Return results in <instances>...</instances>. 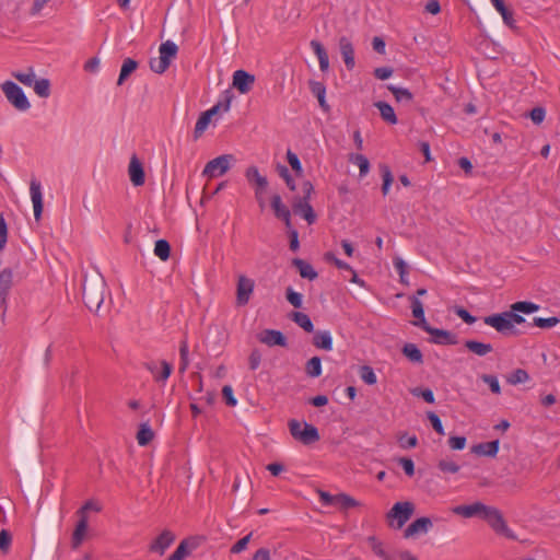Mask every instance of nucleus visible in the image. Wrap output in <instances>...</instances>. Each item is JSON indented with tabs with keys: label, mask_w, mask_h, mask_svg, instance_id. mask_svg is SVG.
<instances>
[{
	"label": "nucleus",
	"mask_w": 560,
	"mask_h": 560,
	"mask_svg": "<svg viewBox=\"0 0 560 560\" xmlns=\"http://www.w3.org/2000/svg\"><path fill=\"white\" fill-rule=\"evenodd\" d=\"M106 282L98 271L85 275L82 284V300L84 305L94 313H97L104 302Z\"/></svg>",
	"instance_id": "1"
},
{
	"label": "nucleus",
	"mask_w": 560,
	"mask_h": 560,
	"mask_svg": "<svg viewBox=\"0 0 560 560\" xmlns=\"http://www.w3.org/2000/svg\"><path fill=\"white\" fill-rule=\"evenodd\" d=\"M159 52V57L150 58L149 66L153 72L162 74L170 68L172 60L176 58L178 46L172 40H166L160 45Z\"/></svg>",
	"instance_id": "2"
},
{
	"label": "nucleus",
	"mask_w": 560,
	"mask_h": 560,
	"mask_svg": "<svg viewBox=\"0 0 560 560\" xmlns=\"http://www.w3.org/2000/svg\"><path fill=\"white\" fill-rule=\"evenodd\" d=\"M288 427L292 438L304 445H311L320 439L317 428L307 422L291 419L288 422Z\"/></svg>",
	"instance_id": "3"
},
{
	"label": "nucleus",
	"mask_w": 560,
	"mask_h": 560,
	"mask_svg": "<svg viewBox=\"0 0 560 560\" xmlns=\"http://www.w3.org/2000/svg\"><path fill=\"white\" fill-rule=\"evenodd\" d=\"M1 90L5 95L8 102L20 112H26L31 108V103L23 92L22 88L13 81H4L1 84Z\"/></svg>",
	"instance_id": "4"
},
{
	"label": "nucleus",
	"mask_w": 560,
	"mask_h": 560,
	"mask_svg": "<svg viewBox=\"0 0 560 560\" xmlns=\"http://www.w3.org/2000/svg\"><path fill=\"white\" fill-rule=\"evenodd\" d=\"M482 518L491 526V528L499 535H503L509 539H516V536L508 527L503 514L500 510L493 506L486 508L482 514Z\"/></svg>",
	"instance_id": "5"
},
{
	"label": "nucleus",
	"mask_w": 560,
	"mask_h": 560,
	"mask_svg": "<svg viewBox=\"0 0 560 560\" xmlns=\"http://www.w3.org/2000/svg\"><path fill=\"white\" fill-rule=\"evenodd\" d=\"M233 160L232 154L220 155L206 164L202 174L208 177L221 176L230 170Z\"/></svg>",
	"instance_id": "6"
},
{
	"label": "nucleus",
	"mask_w": 560,
	"mask_h": 560,
	"mask_svg": "<svg viewBox=\"0 0 560 560\" xmlns=\"http://www.w3.org/2000/svg\"><path fill=\"white\" fill-rule=\"evenodd\" d=\"M508 312L486 316L483 322L502 335H516L517 330L510 324Z\"/></svg>",
	"instance_id": "7"
},
{
	"label": "nucleus",
	"mask_w": 560,
	"mask_h": 560,
	"mask_svg": "<svg viewBox=\"0 0 560 560\" xmlns=\"http://www.w3.org/2000/svg\"><path fill=\"white\" fill-rule=\"evenodd\" d=\"M415 512V505L412 502H397L387 513V518L397 520V528H401L405 523L411 517Z\"/></svg>",
	"instance_id": "8"
},
{
	"label": "nucleus",
	"mask_w": 560,
	"mask_h": 560,
	"mask_svg": "<svg viewBox=\"0 0 560 560\" xmlns=\"http://www.w3.org/2000/svg\"><path fill=\"white\" fill-rule=\"evenodd\" d=\"M431 336L430 342L435 345L453 346L458 343L457 336L450 330L440 329L428 325L423 329Z\"/></svg>",
	"instance_id": "9"
},
{
	"label": "nucleus",
	"mask_w": 560,
	"mask_h": 560,
	"mask_svg": "<svg viewBox=\"0 0 560 560\" xmlns=\"http://www.w3.org/2000/svg\"><path fill=\"white\" fill-rule=\"evenodd\" d=\"M254 287L255 282L253 279L244 275L238 277L236 285V304L238 306H245L249 302Z\"/></svg>",
	"instance_id": "10"
},
{
	"label": "nucleus",
	"mask_w": 560,
	"mask_h": 560,
	"mask_svg": "<svg viewBox=\"0 0 560 560\" xmlns=\"http://www.w3.org/2000/svg\"><path fill=\"white\" fill-rule=\"evenodd\" d=\"M175 534L170 529H164L153 539L149 546V551L163 556L167 548L175 541Z\"/></svg>",
	"instance_id": "11"
},
{
	"label": "nucleus",
	"mask_w": 560,
	"mask_h": 560,
	"mask_svg": "<svg viewBox=\"0 0 560 560\" xmlns=\"http://www.w3.org/2000/svg\"><path fill=\"white\" fill-rule=\"evenodd\" d=\"M255 83V75L245 71L236 70L233 73V88L236 89L241 94H247L252 91Z\"/></svg>",
	"instance_id": "12"
},
{
	"label": "nucleus",
	"mask_w": 560,
	"mask_h": 560,
	"mask_svg": "<svg viewBox=\"0 0 560 560\" xmlns=\"http://www.w3.org/2000/svg\"><path fill=\"white\" fill-rule=\"evenodd\" d=\"M257 338L261 343H265L268 347L279 346L284 348L288 346L287 337L280 330L265 329L257 336Z\"/></svg>",
	"instance_id": "13"
},
{
	"label": "nucleus",
	"mask_w": 560,
	"mask_h": 560,
	"mask_svg": "<svg viewBox=\"0 0 560 560\" xmlns=\"http://www.w3.org/2000/svg\"><path fill=\"white\" fill-rule=\"evenodd\" d=\"M128 174L130 177V182L133 186H142L145 182V174L144 168L140 160L136 154H132L129 166H128Z\"/></svg>",
	"instance_id": "14"
},
{
	"label": "nucleus",
	"mask_w": 560,
	"mask_h": 560,
	"mask_svg": "<svg viewBox=\"0 0 560 560\" xmlns=\"http://www.w3.org/2000/svg\"><path fill=\"white\" fill-rule=\"evenodd\" d=\"M144 368L152 374L155 382H165L172 371L173 366L167 361H161V370L158 368V363L154 361H149L144 363Z\"/></svg>",
	"instance_id": "15"
},
{
	"label": "nucleus",
	"mask_w": 560,
	"mask_h": 560,
	"mask_svg": "<svg viewBox=\"0 0 560 560\" xmlns=\"http://www.w3.org/2000/svg\"><path fill=\"white\" fill-rule=\"evenodd\" d=\"M292 209L295 214H300L301 217H303L308 224H313L317 219L316 213L314 212V209L311 206L310 201L294 198L292 202Z\"/></svg>",
	"instance_id": "16"
},
{
	"label": "nucleus",
	"mask_w": 560,
	"mask_h": 560,
	"mask_svg": "<svg viewBox=\"0 0 560 560\" xmlns=\"http://www.w3.org/2000/svg\"><path fill=\"white\" fill-rule=\"evenodd\" d=\"M31 197L34 207V217L36 221H39L43 213V195L40 190V183L36 179L31 180L30 184Z\"/></svg>",
	"instance_id": "17"
},
{
	"label": "nucleus",
	"mask_w": 560,
	"mask_h": 560,
	"mask_svg": "<svg viewBox=\"0 0 560 560\" xmlns=\"http://www.w3.org/2000/svg\"><path fill=\"white\" fill-rule=\"evenodd\" d=\"M433 524L431 518L423 516L415 520L408 527L405 529V537H411L417 534H425L432 528Z\"/></svg>",
	"instance_id": "18"
},
{
	"label": "nucleus",
	"mask_w": 560,
	"mask_h": 560,
	"mask_svg": "<svg viewBox=\"0 0 560 560\" xmlns=\"http://www.w3.org/2000/svg\"><path fill=\"white\" fill-rule=\"evenodd\" d=\"M339 48L347 69L352 70L355 66L354 48L352 43L348 37L342 36L339 39Z\"/></svg>",
	"instance_id": "19"
},
{
	"label": "nucleus",
	"mask_w": 560,
	"mask_h": 560,
	"mask_svg": "<svg viewBox=\"0 0 560 560\" xmlns=\"http://www.w3.org/2000/svg\"><path fill=\"white\" fill-rule=\"evenodd\" d=\"M89 527L88 516L79 517L71 538V547L78 549L83 542Z\"/></svg>",
	"instance_id": "20"
},
{
	"label": "nucleus",
	"mask_w": 560,
	"mask_h": 560,
	"mask_svg": "<svg viewBox=\"0 0 560 560\" xmlns=\"http://www.w3.org/2000/svg\"><path fill=\"white\" fill-rule=\"evenodd\" d=\"M487 505L481 502H475L470 505H457L453 509V512L463 517H474L476 515H480L482 517L483 512L486 511Z\"/></svg>",
	"instance_id": "21"
},
{
	"label": "nucleus",
	"mask_w": 560,
	"mask_h": 560,
	"mask_svg": "<svg viewBox=\"0 0 560 560\" xmlns=\"http://www.w3.org/2000/svg\"><path fill=\"white\" fill-rule=\"evenodd\" d=\"M500 442L494 440L491 442H483L476 444L471 447V453L478 456L495 457L499 452Z\"/></svg>",
	"instance_id": "22"
},
{
	"label": "nucleus",
	"mask_w": 560,
	"mask_h": 560,
	"mask_svg": "<svg viewBox=\"0 0 560 560\" xmlns=\"http://www.w3.org/2000/svg\"><path fill=\"white\" fill-rule=\"evenodd\" d=\"M410 301H411L412 316L416 318V320L413 322V325L417 327H420L423 330L424 327L430 325L427 322L425 316H424L423 304L417 296L410 298Z\"/></svg>",
	"instance_id": "23"
},
{
	"label": "nucleus",
	"mask_w": 560,
	"mask_h": 560,
	"mask_svg": "<svg viewBox=\"0 0 560 560\" xmlns=\"http://www.w3.org/2000/svg\"><path fill=\"white\" fill-rule=\"evenodd\" d=\"M245 177L249 184H255V189H266L268 186L266 176L260 175L258 168L254 165L247 167Z\"/></svg>",
	"instance_id": "24"
},
{
	"label": "nucleus",
	"mask_w": 560,
	"mask_h": 560,
	"mask_svg": "<svg viewBox=\"0 0 560 560\" xmlns=\"http://www.w3.org/2000/svg\"><path fill=\"white\" fill-rule=\"evenodd\" d=\"M292 265L299 270L300 276L304 279L312 281L318 277V273L315 271L313 266L301 258L292 259Z\"/></svg>",
	"instance_id": "25"
},
{
	"label": "nucleus",
	"mask_w": 560,
	"mask_h": 560,
	"mask_svg": "<svg viewBox=\"0 0 560 560\" xmlns=\"http://www.w3.org/2000/svg\"><path fill=\"white\" fill-rule=\"evenodd\" d=\"M374 106L380 110L381 117L383 120L390 125L397 124V116L393 106L384 101H378L374 103Z\"/></svg>",
	"instance_id": "26"
},
{
	"label": "nucleus",
	"mask_w": 560,
	"mask_h": 560,
	"mask_svg": "<svg viewBox=\"0 0 560 560\" xmlns=\"http://www.w3.org/2000/svg\"><path fill=\"white\" fill-rule=\"evenodd\" d=\"M401 353L412 363H423V354L415 343H405L404 347L401 348Z\"/></svg>",
	"instance_id": "27"
},
{
	"label": "nucleus",
	"mask_w": 560,
	"mask_h": 560,
	"mask_svg": "<svg viewBox=\"0 0 560 560\" xmlns=\"http://www.w3.org/2000/svg\"><path fill=\"white\" fill-rule=\"evenodd\" d=\"M313 345L318 348L326 351H329L332 349V338L329 331H322L318 330L314 334L313 337Z\"/></svg>",
	"instance_id": "28"
},
{
	"label": "nucleus",
	"mask_w": 560,
	"mask_h": 560,
	"mask_svg": "<svg viewBox=\"0 0 560 560\" xmlns=\"http://www.w3.org/2000/svg\"><path fill=\"white\" fill-rule=\"evenodd\" d=\"M465 347L472 353L485 357L488 353L492 352L493 347L491 343H485L477 340H466Z\"/></svg>",
	"instance_id": "29"
},
{
	"label": "nucleus",
	"mask_w": 560,
	"mask_h": 560,
	"mask_svg": "<svg viewBox=\"0 0 560 560\" xmlns=\"http://www.w3.org/2000/svg\"><path fill=\"white\" fill-rule=\"evenodd\" d=\"M290 317L296 325L303 328L306 332L314 331V325L307 314L302 312H292Z\"/></svg>",
	"instance_id": "30"
},
{
	"label": "nucleus",
	"mask_w": 560,
	"mask_h": 560,
	"mask_svg": "<svg viewBox=\"0 0 560 560\" xmlns=\"http://www.w3.org/2000/svg\"><path fill=\"white\" fill-rule=\"evenodd\" d=\"M12 285L13 271L11 268H4L0 272V293L8 296Z\"/></svg>",
	"instance_id": "31"
},
{
	"label": "nucleus",
	"mask_w": 560,
	"mask_h": 560,
	"mask_svg": "<svg viewBox=\"0 0 560 560\" xmlns=\"http://www.w3.org/2000/svg\"><path fill=\"white\" fill-rule=\"evenodd\" d=\"M349 162L359 166L360 177L368 175L370 171V161L363 154L351 153L349 154Z\"/></svg>",
	"instance_id": "32"
},
{
	"label": "nucleus",
	"mask_w": 560,
	"mask_h": 560,
	"mask_svg": "<svg viewBox=\"0 0 560 560\" xmlns=\"http://www.w3.org/2000/svg\"><path fill=\"white\" fill-rule=\"evenodd\" d=\"M154 438V432L148 423H141L137 433L138 444L141 446L148 445Z\"/></svg>",
	"instance_id": "33"
},
{
	"label": "nucleus",
	"mask_w": 560,
	"mask_h": 560,
	"mask_svg": "<svg viewBox=\"0 0 560 560\" xmlns=\"http://www.w3.org/2000/svg\"><path fill=\"white\" fill-rule=\"evenodd\" d=\"M138 68V62L131 58H127L124 60L119 78L117 81L118 85H121L125 80Z\"/></svg>",
	"instance_id": "34"
},
{
	"label": "nucleus",
	"mask_w": 560,
	"mask_h": 560,
	"mask_svg": "<svg viewBox=\"0 0 560 560\" xmlns=\"http://www.w3.org/2000/svg\"><path fill=\"white\" fill-rule=\"evenodd\" d=\"M270 207L273 210V214L277 219L282 218L284 214L290 212V209L282 202V198L278 194H275L271 197Z\"/></svg>",
	"instance_id": "35"
},
{
	"label": "nucleus",
	"mask_w": 560,
	"mask_h": 560,
	"mask_svg": "<svg viewBox=\"0 0 560 560\" xmlns=\"http://www.w3.org/2000/svg\"><path fill=\"white\" fill-rule=\"evenodd\" d=\"M387 89L392 92L397 102L411 103L413 100V95L408 89L395 85H388Z\"/></svg>",
	"instance_id": "36"
},
{
	"label": "nucleus",
	"mask_w": 560,
	"mask_h": 560,
	"mask_svg": "<svg viewBox=\"0 0 560 560\" xmlns=\"http://www.w3.org/2000/svg\"><path fill=\"white\" fill-rule=\"evenodd\" d=\"M491 2L494 5V8L501 13L504 23L512 27L514 24L513 12L506 8L504 1L491 0Z\"/></svg>",
	"instance_id": "37"
},
{
	"label": "nucleus",
	"mask_w": 560,
	"mask_h": 560,
	"mask_svg": "<svg viewBox=\"0 0 560 560\" xmlns=\"http://www.w3.org/2000/svg\"><path fill=\"white\" fill-rule=\"evenodd\" d=\"M511 308L522 314H532L539 310V305L530 301H517L511 305Z\"/></svg>",
	"instance_id": "38"
},
{
	"label": "nucleus",
	"mask_w": 560,
	"mask_h": 560,
	"mask_svg": "<svg viewBox=\"0 0 560 560\" xmlns=\"http://www.w3.org/2000/svg\"><path fill=\"white\" fill-rule=\"evenodd\" d=\"M380 171L383 178L382 192L386 196L389 191L390 185L393 184L394 176L388 165L380 164Z\"/></svg>",
	"instance_id": "39"
},
{
	"label": "nucleus",
	"mask_w": 560,
	"mask_h": 560,
	"mask_svg": "<svg viewBox=\"0 0 560 560\" xmlns=\"http://www.w3.org/2000/svg\"><path fill=\"white\" fill-rule=\"evenodd\" d=\"M305 372L310 377H318L322 374V360L319 357L311 358L305 365Z\"/></svg>",
	"instance_id": "40"
},
{
	"label": "nucleus",
	"mask_w": 560,
	"mask_h": 560,
	"mask_svg": "<svg viewBox=\"0 0 560 560\" xmlns=\"http://www.w3.org/2000/svg\"><path fill=\"white\" fill-rule=\"evenodd\" d=\"M154 254L163 261L167 260L171 256V245L166 240H159L155 242Z\"/></svg>",
	"instance_id": "41"
},
{
	"label": "nucleus",
	"mask_w": 560,
	"mask_h": 560,
	"mask_svg": "<svg viewBox=\"0 0 560 560\" xmlns=\"http://www.w3.org/2000/svg\"><path fill=\"white\" fill-rule=\"evenodd\" d=\"M335 504H339L341 510H348L361 505L358 500L347 493H338Z\"/></svg>",
	"instance_id": "42"
},
{
	"label": "nucleus",
	"mask_w": 560,
	"mask_h": 560,
	"mask_svg": "<svg viewBox=\"0 0 560 560\" xmlns=\"http://www.w3.org/2000/svg\"><path fill=\"white\" fill-rule=\"evenodd\" d=\"M33 86L39 97L46 98L50 95V81L48 79L42 78L35 80Z\"/></svg>",
	"instance_id": "43"
},
{
	"label": "nucleus",
	"mask_w": 560,
	"mask_h": 560,
	"mask_svg": "<svg viewBox=\"0 0 560 560\" xmlns=\"http://www.w3.org/2000/svg\"><path fill=\"white\" fill-rule=\"evenodd\" d=\"M11 74L19 82H21L22 84L27 85V86L33 85V83L35 81V72L32 67L28 68L27 72L13 71Z\"/></svg>",
	"instance_id": "44"
},
{
	"label": "nucleus",
	"mask_w": 560,
	"mask_h": 560,
	"mask_svg": "<svg viewBox=\"0 0 560 560\" xmlns=\"http://www.w3.org/2000/svg\"><path fill=\"white\" fill-rule=\"evenodd\" d=\"M506 380L512 385L523 384L529 380V374L523 369H516L508 376Z\"/></svg>",
	"instance_id": "45"
},
{
	"label": "nucleus",
	"mask_w": 560,
	"mask_h": 560,
	"mask_svg": "<svg viewBox=\"0 0 560 560\" xmlns=\"http://www.w3.org/2000/svg\"><path fill=\"white\" fill-rule=\"evenodd\" d=\"M210 121V115L206 114L205 112L199 116L194 130L195 139H198L205 132Z\"/></svg>",
	"instance_id": "46"
},
{
	"label": "nucleus",
	"mask_w": 560,
	"mask_h": 560,
	"mask_svg": "<svg viewBox=\"0 0 560 560\" xmlns=\"http://www.w3.org/2000/svg\"><path fill=\"white\" fill-rule=\"evenodd\" d=\"M277 172H278L279 176L284 179L288 188L291 191H294L296 189V185H295V182H294V179L292 178V176L290 174L289 168L285 165L278 164L277 165Z\"/></svg>",
	"instance_id": "47"
},
{
	"label": "nucleus",
	"mask_w": 560,
	"mask_h": 560,
	"mask_svg": "<svg viewBox=\"0 0 560 560\" xmlns=\"http://www.w3.org/2000/svg\"><path fill=\"white\" fill-rule=\"evenodd\" d=\"M189 555L188 540L184 539L167 560H184Z\"/></svg>",
	"instance_id": "48"
},
{
	"label": "nucleus",
	"mask_w": 560,
	"mask_h": 560,
	"mask_svg": "<svg viewBox=\"0 0 560 560\" xmlns=\"http://www.w3.org/2000/svg\"><path fill=\"white\" fill-rule=\"evenodd\" d=\"M287 160H288V163L290 164V166L292 167V170L295 172V175L298 177H301L303 174V168H302V164H301L299 156L295 153H293L291 150H288Z\"/></svg>",
	"instance_id": "49"
},
{
	"label": "nucleus",
	"mask_w": 560,
	"mask_h": 560,
	"mask_svg": "<svg viewBox=\"0 0 560 560\" xmlns=\"http://www.w3.org/2000/svg\"><path fill=\"white\" fill-rule=\"evenodd\" d=\"M560 323V318L552 316L548 318L542 317H534L532 326H537L539 328H551Z\"/></svg>",
	"instance_id": "50"
},
{
	"label": "nucleus",
	"mask_w": 560,
	"mask_h": 560,
	"mask_svg": "<svg viewBox=\"0 0 560 560\" xmlns=\"http://www.w3.org/2000/svg\"><path fill=\"white\" fill-rule=\"evenodd\" d=\"M360 377L364 383L369 385H374L377 382L374 370L369 365H363L360 368Z\"/></svg>",
	"instance_id": "51"
},
{
	"label": "nucleus",
	"mask_w": 560,
	"mask_h": 560,
	"mask_svg": "<svg viewBox=\"0 0 560 560\" xmlns=\"http://www.w3.org/2000/svg\"><path fill=\"white\" fill-rule=\"evenodd\" d=\"M285 299L295 308L302 307V294L295 292L291 287H288L285 290Z\"/></svg>",
	"instance_id": "52"
},
{
	"label": "nucleus",
	"mask_w": 560,
	"mask_h": 560,
	"mask_svg": "<svg viewBox=\"0 0 560 560\" xmlns=\"http://www.w3.org/2000/svg\"><path fill=\"white\" fill-rule=\"evenodd\" d=\"M179 355H180V365L179 372L184 373L189 365L188 360V343L186 340H183L179 346Z\"/></svg>",
	"instance_id": "53"
},
{
	"label": "nucleus",
	"mask_w": 560,
	"mask_h": 560,
	"mask_svg": "<svg viewBox=\"0 0 560 560\" xmlns=\"http://www.w3.org/2000/svg\"><path fill=\"white\" fill-rule=\"evenodd\" d=\"M397 440H398V443L401 448H412L418 445L417 436L416 435L408 436V434L406 432L399 433Z\"/></svg>",
	"instance_id": "54"
},
{
	"label": "nucleus",
	"mask_w": 560,
	"mask_h": 560,
	"mask_svg": "<svg viewBox=\"0 0 560 560\" xmlns=\"http://www.w3.org/2000/svg\"><path fill=\"white\" fill-rule=\"evenodd\" d=\"M12 542V535L8 529L0 530V551L7 555L10 550Z\"/></svg>",
	"instance_id": "55"
},
{
	"label": "nucleus",
	"mask_w": 560,
	"mask_h": 560,
	"mask_svg": "<svg viewBox=\"0 0 560 560\" xmlns=\"http://www.w3.org/2000/svg\"><path fill=\"white\" fill-rule=\"evenodd\" d=\"M394 266H395V269L397 270V272L399 273L400 282L404 284H408V280H407L408 266H407V264L401 258L397 257L394 259Z\"/></svg>",
	"instance_id": "56"
},
{
	"label": "nucleus",
	"mask_w": 560,
	"mask_h": 560,
	"mask_svg": "<svg viewBox=\"0 0 560 560\" xmlns=\"http://www.w3.org/2000/svg\"><path fill=\"white\" fill-rule=\"evenodd\" d=\"M438 468L441 471L447 472V474H457L459 471V469H460L459 465H457L453 460H447V459L439 460Z\"/></svg>",
	"instance_id": "57"
},
{
	"label": "nucleus",
	"mask_w": 560,
	"mask_h": 560,
	"mask_svg": "<svg viewBox=\"0 0 560 560\" xmlns=\"http://www.w3.org/2000/svg\"><path fill=\"white\" fill-rule=\"evenodd\" d=\"M411 394L416 397H421L428 404H433L435 398L434 394L430 388L416 387L411 390Z\"/></svg>",
	"instance_id": "58"
},
{
	"label": "nucleus",
	"mask_w": 560,
	"mask_h": 560,
	"mask_svg": "<svg viewBox=\"0 0 560 560\" xmlns=\"http://www.w3.org/2000/svg\"><path fill=\"white\" fill-rule=\"evenodd\" d=\"M480 378L482 380V382H485L486 384L489 385L490 387V390L493 393V394H500L501 393V386H500V383L498 381V377L494 376V375H491V374H482L480 376Z\"/></svg>",
	"instance_id": "59"
},
{
	"label": "nucleus",
	"mask_w": 560,
	"mask_h": 560,
	"mask_svg": "<svg viewBox=\"0 0 560 560\" xmlns=\"http://www.w3.org/2000/svg\"><path fill=\"white\" fill-rule=\"evenodd\" d=\"M427 417H428V420L430 421L432 428L434 429V431L440 435H444L445 434L444 427H443V423H442L440 417L433 411H429L427 413Z\"/></svg>",
	"instance_id": "60"
},
{
	"label": "nucleus",
	"mask_w": 560,
	"mask_h": 560,
	"mask_svg": "<svg viewBox=\"0 0 560 560\" xmlns=\"http://www.w3.org/2000/svg\"><path fill=\"white\" fill-rule=\"evenodd\" d=\"M101 505L93 500H88L77 512L78 517L88 516L89 511H101Z\"/></svg>",
	"instance_id": "61"
},
{
	"label": "nucleus",
	"mask_w": 560,
	"mask_h": 560,
	"mask_svg": "<svg viewBox=\"0 0 560 560\" xmlns=\"http://www.w3.org/2000/svg\"><path fill=\"white\" fill-rule=\"evenodd\" d=\"M545 116H546V110L544 107H540V106L534 107L529 112V117H530L532 121L536 125L541 124L545 119Z\"/></svg>",
	"instance_id": "62"
},
{
	"label": "nucleus",
	"mask_w": 560,
	"mask_h": 560,
	"mask_svg": "<svg viewBox=\"0 0 560 560\" xmlns=\"http://www.w3.org/2000/svg\"><path fill=\"white\" fill-rule=\"evenodd\" d=\"M222 396H223V399H224V401H225V404L228 406H230V407L236 406L237 400L234 397L233 388L230 385L223 386V388H222Z\"/></svg>",
	"instance_id": "63"
},
{
	"label": "nucleus",
	"mask_w": 560,
	"mask_h": 560,
	"mask_svg": "<svg viewBox=\"0 0 560 560\" xmlns=\"http://www.w3.org/2000/svg\"><path fill=\"white\" fill-rule=\"evenodd\" d=\"M399 465L402 467L405 474L409 477L415 475V463L411 458L400 457L398 459Z\"/></svg>",
	"instance_id": "64"
}]
</instances>
